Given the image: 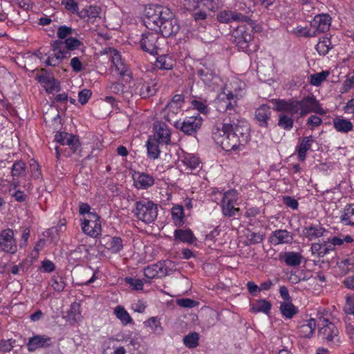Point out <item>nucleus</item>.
<instances>
[{
  "label": "nucleus",
  "mask_w": 354,
  "mask_h": 354,
  "mask_svg": "<svg viewBox=\"0 0 354 354\" xmlns=\"http://www.w3.org/2000/svg\"><path fill=\"white\" fill-rule=\"evenodd\" d=\"M213 139L226 151H235L244 146L250 139V127L245 120L235 116L225 118L221 129L213 133Z\"/></svg>",
  "instance_id": "f257e3e1"
},
{
  "label": "nucleus",
  "mask_w": 354,
  "mask_h": 354,
  "mask_svg": "<svg viewBox=\"0 0 354 354\" xmlns=\"http://www.w3.org/2000/svg\"><path fill=\"white\" fill-rule=\"evenodd\" d=\"M144 24L148 29L157 30L163 37L176 35L180 30L178 21L170 10L158 5L150 6L146 10Z\"/></svg>",
  "instance_id": "f03ea898"
},
{
  "label": "nucleus",
  "mask_w": 354,
  "mask_h": 354,
  "mask_svg": "<svg viewBox=\"0 0 354 354\" xmlns=\"http://www.w3.org/2000/svg\"><path fill=\"white\" fill-rule=\"evenodd\" d=\"M133 215L145 223H151L158 216L157 205L151 201L142 200L136 202L132 211Z\"/></svg>",
  "instance_id": "7ed1b4c3"
},
{
  "label": "nucleus",
  "mask_w": 354,
  "mask_h": 354,
  "mask_svg": "<svg viewBox=\"0 0 354 354\" xmlns=\"http://www.w3.org/2000/svg\"><path fill=\"white\" fill-rule=\"evenodd\" d=\"M196 75L205 85L213 89L218 86L221 82L214 64L210 62L203 61L200 62L196 68Z\"/></svg>",
  "instance_id": "20e7f679"
},
{
  "label": "nucleus",
  "mask_w": 354,
  "mask_h": 354,
  "mask_svg": "<svg viewBox=\"0 0 354 354\" xmlns=\"http://www.w3.org/2000/svg\"><path fill=\"white\" fill-rule=\"evenodd\" d=\"M253 28L254 26L241 25L232 31V42L240 50L243 51L248 50L249 43L253 39Z\"/></svg>",
  "instance_id": "39448f33"
},
{
  "label": "nucleus",
  "mask_w": 354,
  "mask_h": 354,
  "mask_svg": "<svg viewBox=\"0 0 354 354\" xmlns=\"http://www.w3.org/2000/svg\"><path fill=\"white\" fill-rule=\"evenodd\" d=\"M216 104L218 111L226 112L232 119L235 116V114L239 118L234 109V106H236V96L232 91H229L227 93H220L217 97Z\"/></svg>",
  "instance_id": "423d86ee"
},
{
  "label": "nucleus",
  "mask_w": 354,
  "mask_h": 354,
  "mask_svg": "<svg viewBox=\"0 0 354 354\" xmlns=\"http://www.w3.org/2000/svg\"><path fill=\"white\" fill-rule=\"evenodd\" d=\"M159 35L157 30L147 31L142 33L140 41L142 50L151 55L157 54L160 46L159 40H163Z\"/></svg>",
  "instance_id": "0eeeda50"
},
{
  "label": "nucleus",
  "mask_w": 354,
  "mask_h": 354,
  "mask_svg": "<svg viewBox=\"0 0 354 354\" xmlns=\"http://www.w3.org/2000/svg\"><path fill=\"white\" fill-rule=\"evenodd\" d=\"M202 123L203 119L198 113L196 115L186 117L182 122H175V127L186 135L193 136L201 128Z\"/></svg>",
  "instance_id": "6e6552de"
},
{
  "label": "nucleus",
  "mask_w": 354,
  "mask_h": 354,
  "mask_svg": "<svg viewBox=\"0 0 354 354\" xmlns=\"http://www.w3.org/2000/svg\"><path fill=\"white\" fill-rule=\"evenodd\" d=\"M237 201V192L234 189L226 192L223 196L221 207L223 214L228 217L236 215L239 212V208H236L234 204Z\"/></svg>",
  "instance_id": "1a4fd4ad"
},
{
  "label": "nucleus",
  "mask_w": 354,
  "mask_h": 354,
  "mask_svg": "<svg viewBox=\"0 0 354 354\" xmlns=\"http://www.w3.org/2000/svg\"><path fill=\"white\" fill-rule=\"evenodd\" d=\"M0 248L8 253L15 254L17 252V244L14 239V232L8 228L0 234Z\"/></svg>",
  "instance_id": "9d476101"
},
{
  "label": "nucleus",
  "mask_w": 354,
  "mask_h": 354,
  "mask_svg": "<svg viewBox=\"0 0 354 354\" xmlns=\"http://www.w3.org/2000/svg\"><path fill=\"white\" fill-rule=\"evenodd\" d=\"M53 344L52 339L45 335H35L28 338L26 344L29 352H34L39 348H46Z\"/></svg>",
  "instance_id": "9b49d317"
},
{
  "label": "nucleus",
  "mask_w": 354,
  "mask_h": 354,
  "mask_svg": "<svg viewBox=\"0 0 354 354\" xmlns=\"http://www.w3.org/2000/svg\"><path fill=\"white\" fill-rule=\"evenodd\" d=\"M55 140L62 145H68L73 153L77 152L80 143L78 137L73 134L58 131L55 136Z\"/></svg>",
  "instance_id": "f8f14e48"
},
{
  "label": "nucleus",
  "mask_w": 354,
  "mask_h": 354,
  "mask_svg": "<svg viewBox=\"0 0 354 354\" xmlns=\"http://www.w3.org/2000/svg\"><path fill=\"white\" fill-rule=\"evenodd\" d=\"M273 103L277 111H286L290 114L295 115L301 113L299 100H274Z\"/></svg>",
  "instance_id": "ddd939ff"
},
{
  "label": "nucleus",
  "mask_w": 354,
  "mask_h": 354,
  "mask_svg": "<svg viewBox=\"0 0 354 354\" xmlns=\"http://www.w3.org/2000/svg\"><path fill=\"white\" fill-rule=\"evenodd\" d=\"M110 56L111 57L112 65L111 66L112 71H115L120 76L129 75L128 67L122 59L120 53L115 49H110Z\"/></svg>",
  "instance_id": "4468645a"
},
{
  "label": "nucleus",
  "mask_w": 354,
  "mask_h": 354,
  "mask_svg": "<svg viewBox=\"0 0 354 354\" xmlns=\"http://www.w3.org/2000/svg\"><path fill=\"white\" fill-rule=\"evenodd\" d=\"M271 115L270 107L267 104H262L254 112V121L259 127L267 128Z\"/></svg>",
  "instance_id": "2eb2a0df"
},
{
  "label": "nucleus",
  "mask_w": 354,
  "mask_h": 354,
  "mask_svg": "<svg viewBox=\"0 0 354 354\" xmlns=\"http://www.w3.org/2000/svg\"><path fill=\"white\" fill-rule=\"evenodd\" d=\"M323 322V326L319 329L318 335L329 342H333L334 338L338 336L339 330L336 326L330 322L328 319H324Z\"/></svg>",
  "instance_id": "dca6fc26"
},
{
  "label": "nucleus",
  "mask_w": 354,
  "mask_h": 354,
  "mask_svg": "<svg viewBox=\"0 0 354 354\" xmlns=\"http://www.w3.org/2000/svg\"><path fill=\"white\" fill-rule=\"evenodd\" d=\"M331 17L328 14H319L316 15L310 22V26L315 28L316 35L320 32H325L330 28Z\"/></svg>",
  "instance_id": "f3484780"
},
{
  "label": "nucleus",
  "mask_w": 354,
  "mask_h": 354,
  "mask_svg": "<svg viewBox=\"0 0 354 354\" xmlns=\"http://www.w3.org/2000/svg\"><path fill=\"white\" fill-rule=\"evenodd\" d=\"M158 91L156 84L152 82H139L137 83L134 89V93L138 95L142 98H148L153 96Z\"/></svg>",
  "instance_id": "a211bd4d"
},
{
  "label": "nucleus",
  "mask_w": 354,
  "mask_h": 354,
  "mask_svg": "<svg viewBox=\"0 0 354 354\" xmlns=\"http://www.w3.org/2000/svg\"><path fill=\"white\" fill-rule=\"evenodd\" d=\"M292 241V236L290 235V232L286 230L273 231L270 236V242L274 245L290 243Z\"/></svg>",
  "instance_id": "6ab92c4d"
},
{
  "label": "nucleus",
  "mask_w": 354,
  "mask_h": 354,
  "mask_svg": "<svg viewBox=\"0 0 354 354\" xmlns=\"http://www.w3.org/2000/svg\"><path fill=\"white\" fill-rule=\"evenodd\" d=\"M134 183L139 189H147L154 184V178L145 173H136L133 175Z\"/></svg>",
  "instance_id": "aec40b11"
},
{
  "label": "nucleus",
  "mask_w": 354,
  "mask_h": 354,
  "mask_svg": "<svg viewBox=\"0 0 354 354\" xmlns=\"http://www.w3.org/2000/svg\"><path fill=\"white\" fill-rule=\"evenodd\" d=\"M315 142L312 136L304 137L298 147L297 148L298 159L304 161L306 158V152L310 149L312 144Z\"/></svg>",
  "instance_id": "412c9836"
},
{
  "label": "nucleus",
  "mask_w": 354,
  "mask_h": 354,
  "mask_svg": "<svg viewBox=\"0 0 354 354\" xmlns=\"http://www.w3.org/2000/svg\"><path fill=\"white\" fill-rule=\"evenodd\" d=\"M333 124L334 129L339 133H348L353 129V123L342 117H335L333 120Z\"/></svg>",
  "instance_id": "4be33fe9"
},
{
  "label": "nucleus",
  "mask_w": 354,
  "mask_h": 354,
  "mask_svg": "<svg viewBox=\"0 0 354 354\" xmlns=\"http://www.w3.org/2000/svg\"><path fill=\"white\" fill-rule=\"evenodd\" d=\"M156 134L153 137L156 138L160 143L169 144L170 142V131L165 124H159L155 126Z\"/></svg>",
  "instance_id": "5701e85b"
},
{
  "label": "nucleus",
  "mask_w": 354,
  "mask_h": 354,
  "mask_svg": "<svg viewBox=\"0 0 354 354\" xmlns=\"http://www.w3.org/2000/svg\"><path fill=\"white\" fill-rule=\"evenodd\" d=\"M301 116H304L306 114L313 112L314 106L316 105V98L314 95H308L299 100Z\"/></svg>",
  "instance_id": "b1692460"
},
{
  "label": "nucleus",
  "mask_w": 354,
  "mask_h": 354,
  "mask_svg": "<svg viewBox=\"0 0 354 354\" xmlns=\"http://www.w3.org/2000/svg\"><path fill=\"white\" fill-rule=\"evenodd\" d=\"M82 230L84 233L91 237H97L101 234L102 227L100 223H95L91 224V223L82 222Z\"/></svg>",
  "instance_id": "393cba45"
},
{
  "label": "nucleus",
  "mask_w": 354,
  "mask_h": 354,
  "mask_svg": "<svg viewBox=\"0 0 354 354\" xmlns=\"http://www.w3.org/2000/svg\"><path fill=\"white\" fill-rule=\"evenodd\" d=\"M316 328V322L315 319H310L306 323L301 325L298 329L299 336L304 338H309L313 334Z\"/></svg>",
  "instance_id": "a878e982"
},
{
  "label": "nucleus",
  "mask_w": 354,
  "mask_h": 354,
  "mask_svg": "<svg viewBox=\"0 0 354 354\" xmlns=\"http://www.w3.org/2000/svg\"><path fill=\"white\" fill-rule=\"evenodd\" d=\"M159 142L156 140L155 137L149 136L146 146L147 149V156L152 159L158 158L160 151L159 149Z\"/></svg>",
  "instance_id": "bb28decb"
},
{
  "label": "nucleus",
  "mask_w": 354,
  "mask_h": 354,
  "mask_svg": "<svg viewBox=\"0 0 354 354\" xmlns=\"http://www.w3.org/2000/svg\"><path fill=\"white\" fill-rule=\"evenodd\" d=\"M340 221L346 225L354 226V204L345 207L340 216Z\"/></svg>",
  "instance_id": "cd10ccee"
},
{
  "label": "nucleus",
  "mask_w": 354,
  "mask_h": 354,
  "mask_svg": "<svg viewBox=\"0 0 354 354\" xmlns=\"http://www.w3.org/2000/svg\"><path fill=\"white\" fill-rule=\"evenodd\" d=\"M325 232L326 230L324 227L317 225H311L303 230V234L308 239L312 240L314 238L322 236Z\"/></svg>",
  "instance_id": "c85d7f7f"
},
{
  "label": "nucleus",
  "mask_w": 354,
  "mask_h": 354,
  "mask_svg": "<svg viewBox=\"0 0 354 354\" xmlns=\"http://www.w3.org/2000/svg\"><path fill=\"white\" fill-rule=\"evenodd\" d=\"M165 120L175 127V122L180 121L178 120V115L181 113V108L167 104V106L165 107Z\"/></svg>",
  "instance_id": "c756f323"
},
{
  "label": "nucleus",
  "mask_w": 354,
  "mask_h": 354,
  "mask_svg": "<svg viewBox=\"0 0 354 354\" xmlns=\"http://www.w3.org/2000/svg\"><path fill=\"white\" fill-rule=\"evenodd\" d=\"M145 326L149 328L151 332L157 335H160L163 332L160 319L157 317H151L144 322Z\"/></svg>",
  "instance_id": "7c9ffc66"
},
{
  "label": "nucleus",
  "mask_w": 354,
  "mask_h": 354,
  "mask_svg": "<svg viewBox=\"0 0 354 354\" xmlns=\"http://www.w3.org/2000/svg\"><path fill=\"white\" fill-rule=\"evenodd\" d=\"M113 313L115 317L121 322L123 325L126 326L133 323V322L129 313L122 306H117L114 308Z\"/></svg>",
  "instance_id": "2f4dec72"
},
{
  "label": "nucleus",
  "mask_w": 354,
  "mask_h": 354,
  "mask_svg": "<svg viewBox=\"0 0 354 354\" xmlns=\"http://www.w3.org/2000/svg\"><path fill=\"white\" fill-rule=\"evenodd\" d=\"M174 237L182 242L192 243L195 238L191 230L178 229L174 231Z\"/></svg>",
  "instance_id": "473e14b6"
},
{
  "label": "nucleus",
  "mask_w": 354,
  "mask_h": 354,
  "mask_svg": "<svg viewBox=\"0 0 354 354\" xmlns=\"http://www.w3.org/2000/svg\"><path fill=\"white\" fill-rule=\"evenodd\" d=\"M245 245H255L261 243L265 237V235L260 232H254L252 230L247 229L245 233Z\"/></svg>",
  "instance_id": "72a5a7b5"
},
{
  "label": "nucleus",
  "mask_w": 354,
  "mask_h": 354,
  "mask_svg": "<svg viewBox=\"0 0 354 354\" xmlns=\"http://www.w3.org/2000/svg\"><path fill=\"white\" fill-rule=\"evenodd\" d=\"M280 311L284 317L291 319L298 313V308L290 301H287L281 304Z\"/></svg>",
  "instance_id": "f704fd0d"
},
{
  "label": "nucleus",
  "mask_w": 354,
  "mask_h": 354,
  "mask_svg": "<svg viewBox=\"0 0 354 354\" xmlns=\"http://www.w3.org/2000/svg\"><path fill=\"white\" fill-rule=\"evenodd\" d=\"M333 47V46L331 44L330 38L324 37L319 39L315 48L320 55H326Z\"/></svg>",
  "instance_id": "c9c22d12"
},
{
  "label": "nucleus",
  "mask_w": 354,
  "mask_h": 354,
  "mask_svg": "<svg viewBox=\"0 0 354 354\" xmlns=\"http://www.w3.org/2000/svg\"><path fill=\"white\" fill-rule=\"evenodd\" d=\"M103 239H108L109 241L108 249L113 253L120 252L123 249V241L120 236H106Z\"/></svg>",
  "instance_id": "e433bc0d"
},
{
  "label": "nucleus",
  "mask_w": 354,
  "mask_h": 354,
  "mask_svg": "<svg viewBox=\"0 0 354 354\" xmlns=\"http://www.w3.org/2000/svg\"><path fill=\"white\" fill-rule=\"evenodd\" d=\"M155 66L161 70H170L173 68V61L170 56L162 55L156 59Z\"/></svg>",
  "instance_id": "4c0bfd02"
},
{
  "label": "nucleus",
  "mask_w": 354,
  "mask_h": 354,
  "mask_svg": "<svg viewBox=\"0 0 354 354\" xmlns=\"http://www.w3.org/2000/svg\"><path fill=\"white\" fill-rule=\"evenodd\" d=\"M283 260L288 266H297L301 262V255L295 252H285Z\"/></svg>",
  "instance_id": "58836bf2"
},
{
  "label": "nucleus",
  "mask_w": 354,
  "mask_h": 354,
  "mask_svg": "<svg viewBox=\"0 0 354 354\" xmlns=\"http://www.w3.org/2000/svg\"><path fill=\"white\" fill-rule=\"evenodd\" d=\"M26 165L22 160L14 162L11 167V175L13 178H19L26 175Z\"/></svg>",
  "instance_id": "ea45409f"
},
{
  "label": "nucleus",
  "mask_w": 354,
  "mask_h": 354,
  "mask_svg": "<svg viewBox=\"0 0 354 354\" xmlns=\"http://www.w3.org/2000/svg\"><path fill=\"white\" fill-rule=\"evenodd\" d=\"M271 303L266 299H261L252 305V311L253 313H264L268 314L271 309Z\"/></svg>",
  "instance_id": "a19ab883"
},
{
  "label": "nucleus",
  "mask_w": 354,
  "mask_h": 354,
  "mask_svg": "<svg viewBox=\"0 0 354 354\" xmlns=\"http://www.w3.org/2000/svg\"><path fill=\"white\" fill-rule=\"evenodd\" d=\"M171 215L174 223L180 226L183 224L184 210L181 205H176L171 209Z\"/></svg>",
  "instance_id": "79ce46f5"
},
{
  "label": "nucleus",
  "mask_w": 354,
  "mask_h": 354,
  "mask_svg": "<svg viewBox=\"0 0 354 354\" xmlns=\"http://www.w3.org/2000/svg\"><path fill=\"white\" fill-rule=\"evenodd\" d=\"M330 73L328 71H323L310 76V83L311 85L319 86L326 80Z\"/></svg>",
  "instance_id": "37998d69"
},
{
  "label": "nucleus",
  "mask_w": 354,
  "mask_h": 354,
  "mask_svg": "<svg viewBox=\"0 0 354 354\" xmlns=\"http://www.w3.org/2000/svg\"><path fill=\"white\" fill-rule=\"evenodd\" d=\"M198 334L194 332L185 336L183 343L187 348H194L198 346Z\"/></svg>",
  "instance_id": "c03bdc74"
},
{
  "label": "nucleus",
  "mask_w": 354,
  "mask_h": 354,
  "mask_svg": "<svg viewBox=\"0 0 354 354\" xmlns=\"http://www.w3.org/2000/svg\"><path fill=\"white\" fill-rule=\"evenodd\" d=\"M294 121L291 117H289L284 114H281L279 115L278 125L285 129V130H290L293 127Z\"/></svg>",
  "instance_id": "a18cd8bd"
},
{
  "label": "nucleus",
  "mask_w": 354,
  "mask_h": 354,
  "mask_svg": "<svg viewBox=\"0 0 354 354\" xmlns=\"http://www.w3.org/2000/svg\"><path fill=\"white\" fill-rule=\"evenodd\" d=\"M311 251L313 254H317L318 257H324L327 254V248L323 243H314L311 245Z\"/></svg>",
  "instance_id": "49530a36"
},
{
  "label": "nucleus",
  "mask_w": 354,
  "mask_h": 354,
  "mask_svg": "<svg viewBox=\"0 0 354 354\" xmlns=\"http://www.w3.org/2000/svg\"><path fill=\"white\" fill-rule=\"evenodd\" d=\"M232 21L246 22L248 26H254L253 20L236 11H232Z\"/></svg>",
  "instance_id": "de8ad7c7"
},
{
  "label": "nucleus",
  "mask_w": 354,
  "mask_h": 354,
  "mask_svg": "<svg viewBox=\"0 0 354 354\" xmlns=\"http://www.w3.org/2000/svg\"><path fill=\"white\" fill-rule=\"evenodd\" d=\"M63 42L66 48L72 50L78 48L82 44L81 41L73 37L66 38Z\"/></svg>",
  "instance_id": "09e8293b"
},
{
  "label": "nucleus",
  "mask_w": 354,
  "mask_h": 354,
  "mask_svg": "<svg viewBox=\"0 0 354 354\" xmlns=\"http://www.w3.org/2000/svg\"><path fill=\"white\" fill-rule=\"evenodd\" d=\"M51 286L57 292H62L65 288V282L61 277H53L50 279Z\"/></svg>",
  "instance_id": "8fccbe9b"
},
{
  "label": "nucleus",
  "mask_w": 354,
  "mask_h": 354,
  "mask_svg": "<svg viewBox=\"0 0 354 354\" xmlns=\"http://www.w3.org/2000/svg\"><path fill=\"white\" fill-rule=\"evenodd\" d=\"M124 281L127 284L132 287L133 290H142L143 289L144 283L140 279L126 277Z\"/></svg>",
  "instance_id": "3c124183"
},
{
  "label": "nucleus",
  "mask_w": 354,
  "mask_h": 354,
  "mask_svg": "<svg viewBox=\"0 0 354 354\" xmlns=\"http://www.w3.org/2000/svg\"><path fill=\"white\" fill-rule=\"evenodd\" d=\"M232 11L222 10L217 15V19L221 23L229 24L232 22Z\"/></svg>",
  "instance_id": "603ef678"
},
{
  "label": "nucleus",
  "mask_w": 354,
  "mask_h": 354,
  "mask_svg": "<svg viewBox=\"0 0 354 354\" xmlns=\"http://www.w3.org/2000/svg\"><path fill=\"white\" fill-rule=\"evenodd\" d=\"M61 61L62 59L59 55V50H58L57 52H53V54H50L45 63L48 66H56L61 62Z\"/></svg>",
  "instance_id": "864d4df0"
},
{
  "label": "nucleus",
  "mask_w": 354,
  "mask_h": 354,
  "mask_svg": "<svg viewBox=\"0 0 354 354\" xmlns=\"http://www.w3.org/2000/svg\"><path fill=\"white\" fill-rule=\"evenodd\" d=\"M73 29L66 26H61L57 29V37L60 39H66L73 34Z\"/></svg>",
  "instance_id": "5fc2aeb1"
},
{
  "label": "nucleus",
  "mask_w": 354,
  "mask_h": 354,
  "mask_svg": "<svg viewBox=\"0 0 354 354\" xmlns=\"http://www.w3.org/2000/svg\"><path fill=\"white\" fill-rule=\"evenodd\" d=\"M339 268L346 272L354 271V258H347L342 260L339 263Z\"/></svg>",
  "instance_id": "6e6d98bb"
},
{
  "label": "nucleus",
  "mask_w": 354,
  "mask_h": 354,
  "mask_svg": "<svg viewBox=\"0 0 354 354\" xmlns=\"http://www.w3.org/2000/svg\"><path fill=\"white\" fill-rule=\"evenodd\" d=\"M50 83H48L46 86H45L46 91L48 93H52L55 91L58 92L60 90L59 82H57L54 77H53L50 81Z\"/></svg>",
  "instance_id": "4d7b16f0"
},
{
  "label": "nucleus",
  "mask_w": 354,
  "mask_h": 354,
  "mask_svg": "<svg viewBox=\"0 0 354 354\" xmlns=\"http://www.w3.org/2000/svg\"><path fill=\"white\" fill-rule=\"evenodd\" d=\"M177 304L184 308H194L198 305V302L189 298L179 299L177 300Z\"/></svg>",
  "instance_id": "13d9d810"
},
{
  "label": "nucleus",
  "mask_w": 354,
  "mask_h": 354,
  "mask_svg": "<svg viewBox=\"0 0 354 354\" xmlns=\"http://www.w3.org/2000/svg\"><path fill=\"white\" fill-rule=\"evenodd\" d=\"M14 342L11 339L2 340L0 342V351L4 353H10L12 350Z\"/></svg>",
  "instance_id": "bf43d9fd"
},
{
  "label": "nucleus",
  "mask_w": 354,
  "mask_h": 354,
  "mask_svg": "<svg viewBox=\"0 0 354 354\" xmlns=\"http://www.w3.org/2000/svg\"><path fill=\"white\" fill-rule=\"evenodd\" d=\"M124 88L125 86L122 83L120 82L111 83L109 86V88L111 93L118 95L122 94L124 93Z\"/></svg>",
  "instance_id": "052dcab7"
},
{
  "label": "nucleus",
  "mask_w": 354,
  "mask_h": 354,
  "mask_svg": "<svg viewBox=\"0 0 354 354\" xmlns=\"http://www.w3.org/2000/svg\"><path fill=\"white\" fill-rule=\"evenodd\" d=\"M62 4L65 6V8L72 13L77 12L78 5L75 0H63Z\"/></svg>",
  "instance_id": "680f3d73"
},
{
  "label": "nucleus",
  "mask_w": 354,
  "mask_h": 354,
  "mask_svg": "<svg viewBox=\"0 0 354 354\" xmlns=\"http://www.w3.org/2000/svg\"><path fill=\"white\" fill-rule=\"evenodd\" d=\"M155 264L148 266L144 270V275L148 279H154L158 277L157 270L155 269Z\"/></svg>",
  "instance_id": "e2e57ef3"
},
{
  "label": "nucleus",
  "mask_w": 354,
  "mask_h": 354,
  "mask_svg": "<svg viewBox=\"0 0 354 354\" xmlns=\"http://www.w3.org/2000/svg\"><path fill=\"white\" fill-rule=\"evenodd\" d=\"M91 91L88 89H83L79 92L78 100L80 104H85L91 96Z\"/></svg>",
  "instance_id": "0e129e2a"
},
{
  "label": "nucleus",
  "mask_w": 354,
  "mask_h": 354,
  "mask_svg": "<svg viewBox=\"0 0 354 354\" xmlns=\"http://www.w3.org/2000/svg\"><path fill=\"white\" fill-rule=\"evenodd\" d=\"M162 262L163 263L165 271H166L167 275L172 274L177 270L176 265L174 262L170 260H165Z\"/></svg>",
  "instance_id": "69168bd1"
},
{
  "label": "nucleus",
  "mask_w": 354,
  "mask_h": 354,
  "mask_svg": "<svg viewBox=\"0 0 354 354\" xmlns=\"http://www.w3.org/2000/svg\"><path fill=\"white\" fill-rule=\"evenodd\" d=\"M283 203L288 207L292 209H297L298 208V201L292 198L291 196H284L283 197Z\"/></svg>",
  "instance_id": "338daca9"
},
{
  "label": "nucleus",
  "mask_w": 354,
  "mask_h": 354,
  "mask_svg": "<svg viewBox=\"0 0 354 354\" xmlns=\"http://www.w3.org/2000/svg\"><path fill=\"white\" fill-rule=\"evenodd\" d=\"M71 66L73 71L75 73L80 72L83 69L82 64L77 57H75L71 59Z\"/></svg>",
  "instance_id": "774afa93"
}]
</instances>
